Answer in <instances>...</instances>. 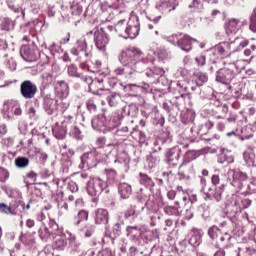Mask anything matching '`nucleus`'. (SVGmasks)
I'll return each mask as SVG.
<instances>
[{
    "instance_id": "35",
    "label": "nucleus",
    "mask_w": 256,
    "mask_h": 256,
    "mask_svg": "<svg viewBox=\"0 0 256 256\" xmlns=\"http://www.w3.org/2000/svg\"><path fill=\"white\" fill-rule=\"evenodd\" d=\"M106 101L109 107H119L121 103H123V99L121 98V94L117 92H112L106 97Z\"/></svg>"
},
{
    "instance_id": "2",
    "label": "nucleus",
    "mask_w": 256,
    "mask_h": 256,
    "mask_svg": "<svg viewBox=\"0 0 256 256\" xmlns=\"http://www.w3.org/2000/svg\"><path fill=\"white\" fill-rule=\"evenodd\" d=\"M168 57L169 54L165 50H160L158 52V61L160 65L157 66V64H155V62L157 61L155 60V58L153 63L148 64V68L145 69V75L146 77H148V79H150V81H152V83H155V81H157V83H162V85L164 86L169 85V80L165 78V71H168V69L161 66L165 64V61H167Z\"/></svg>"
},
{
    "instance_id": "33",
    "label": "nucleus",
    "mask_w": 256,
    "mask_h": 256,
    "mask_svg": "<svg viewBox=\"0 0 256 256\" xmlns=\"http://www.w3.org/2000/svg\"><path fill=\"white\" fill-rule=\"evenodd\" d=\"M26 29H34L35 33H41L47 29V26L45 25L44 19L37 18L32 22H29L26 26Z\"/></svg>"
},
{
    "instance_id": "59",
    "label": "nucleus",
    "mask_w": 256,
    "mask_h": 256,
    "mask_svg": "<svg viewBox=\"0 0 256 256\" xmlns=\"http://www.w3.org/2000/svg\"><path fill=\"white\" fill-rule=\"evenodd\" d=\"M195 112L194 111H187L183 117H182V121L183 123H185L186 125L189 123H193V121H195Z\"/></svg>"
},
{
    "instance_id": "56",
    "label": "nucleus",
    "mask_w": 256,
    "mask_h": 256,
    "mask_svg": "<svg viewBox=\"0 0 256 256\" xmlns=\"http://www.w3.org/2000/svg\"><path fill=\"white\" fill-rule=\"evenodd\" d=\"M180 171H184L187 176L191 179L193 175H195V169L193 168V164L186 163L184 166L181 164L179 166Z\"/></svg>"
},
{
    "instance_id": "29",
    "label": "nucleus",
    "mask_w": 256,
    "mask_h": 256,
    "mask_svg": "<svg viewBox=\"0 0 256 256\" xmlns=\"http://www.w3.org/2000/svg\"><path fill=\"white\" fill-rule=\"evenodd\" d=\"M125 225V222L123 221V218L121 216H118L117 222L114 223L112 232L111 233H105V237H108L112 241H115L117 237L121 236V228Z\"/></svg>"
},
{
    "instance_id": "44",
    "label": "nucleus",
    "mask_w": 256,
    "mask_h": 256,
    "mask_svg": "<svg viewBox=\"0 0 256 256\" xmlns=\"http://www.w3.org/2000/svg\"><path fill=\"white\" fill-rule=\"evenodd\" d=\"M89 219V212L87 210H79L77 215L73 218V224L78 227L81 225L83 221H87Z\"/></svg>"
},
{
    "instance_id": "13",
    "label": "nucleus",
    "mask_w": 256,
    "mask_h": 256,
    "mask_svg": "<svg viewBox=\"0 0 256 256\" xmlns=\"http://www.w3.org/2000/svg\"><path fill=\"white\" fill-rule=\"evenodd\" d=\"M226 184L222 183L218 187H210L201 189L204 195V201H215V203H220L223 199V191H225Z\"/></svg>"
},
{
    "instance_id": "17",
    "label": "nucleus",
    "mask_w": 256,
    "mask_h": 256,
    "mask_svg": "<svg viewBox=\"0 0 256 256\" xmlns=\"http://www.w3.org/2000/svg\"><path fill=\"white\" fill-rule=\"evenodd\" d=\"M20 94L23 99H34L37 95V84L31 80H25L20 84Z\"/></svg>"
},
{
    "instance_id": "36",
    "label": "nucleus",
    "mask_w": 256,
    "mask_h": 256,
    "mask_svg": "<svg viewBox=\"0 0 256 256\" xmlns=\"http://www.w3.org/2000/svg\"><path fill=\"white\" fill-rule=\"evenodd\" d=\"M249 45V41L243 37H237L230 43V47L233 49V53L235 51H241V49H245Z\"/></svg>"
},
{
    "instance_id": "15",
    "label": "nucleus",
    "mask_w": 256,
    "mask_h": 256,
    "mask_svg": "<svg viewBox=\"0 0 256 256\" xmlns=\"http://www.w3.org/2000/svg\"><path fill=\"white\" fill-rule=\"evenodd\" d=\"M23 113V110H21V105L17 101H7L4 103L3 106V115L5 119H8L9 121H13L16 117L21 116Z\"/></svg>"
},
{
    "instance_id": "52",
    "label": "nucleus",
    "mask_w": 256,
    "mask_h": 256,
    "mask_svg": "<svg viewBox=\"0 0 256 256\" xmlns=\"http://www.w3.org/2000/svg\"><path fill=\"white\" fill-rule=\"evenodd\" d=\"M15 166L18 169H25L29 167V158L23 156L17 157L15 159Z\"/></svg>"
},
{
    "instance_id": "21",
    "label": "nucleus",
    "mask_w": 256,
    "mask_h": 256,
    "mask_svg": "<svg viewBox=\"0 0 256 256\" xmlns=\"http://www.w3.org/2000/svg\"><path fill=\"white\" fill-rule=\"evenodd\" d=\"M179 6V0H162V2L156 5V10L160 11L162 15H169L171 11H175Z\"/></svg>"
},
{
    "instance_id": "20",
    "label": "nucleus",
    "mask_w": 256,
    "mask_h": 256,
    "mask_svg": "<svg viewBox=\"0 0 256 256\" xmlns=\"http://www.w3.org/2000/svg\"><path fill=\"white\" fill-rule=\"evenodd\" d=\"M207 81H209V77L207 76V74L202 73V72L196 73L194 76V79L190 83L192 85L190 87L191 91H195V93H197V95H200L201 87H203V85H205V83H207Z\"/></svg>"
},
{
    "instance_id": "25",
    "label": "nucleus",
    "mask_w": 256,
    "mask_h": 256,
    "mask_svg": "<svg viewBox=\"0 0 256 256\" xmlns=\"http://www.w3.org/2000/svg\"><path fill=\"white\" fill-rule=\"evenodd\" d=\"M193 41L194 43H199L197 39L191 38V36L184 34L183 36H180V39L178 40V47L185 53H189V51L193 49Z\"/></svg>"
},
{
    "instance_id": "30",
    "label": "nucleus",
    "mask_w": 256,
    "mask_h": 256,
    "mask_svg": "<svg viewBox=\"0 0 256 256\" xmlns=\"http://www.w3.org/2000/svg\"><path fill=\"white\" fill-rule=\"evenodd\" d=\"M55 93L59 99H67V97H69V84L64 80L57 81Z\"/></svg>"
},
{
    "instance_id": "60",
    "label": "nucleus",
    "mask_w": 256,
    "mask_h": 256,
    "mask_svg": "<svg viewBox=\"0 0 256 256\" xmlns=\"http://www.w3.org/2000/svg\"><path fill=\"white\" fill-rule=\"evenodd\" d=\"M137 245H139V244L135 243V245L128 246L127 253H128L129 256L143 255V252L141 251V249H139V247H137Z\"/></svg>"
},
{
    "instance_id": "50",
    "label": "nucleus",
    "mask_w": 256,
    "mask_h": 256,
    "mask_svg": "<svg viewBox=\"0 0 256 256\" xmlns=\"http://www.w3.org/2000/svg\"><path fill=\"white\" fill-rule=\"evenodd\" d=\"M140 184L144 185V187H155L153 178L144 173H140Z\"/></svg>"
},
{
    "instance_id": "53",
    "label": "nucleus",
    "mask_w": 256,
    "mask_h": 256,
    "mask_svg": "<svg viewBox=\"0 0 256 256\" xmlns=\"http://www.w3.org/2000/svg\"><path fill=\"white\" fill-rule=\"evenodd\" d=\"M215 123H213V121L211 120H207L206 122H204L203 124H201L200 128H199V132L201 135H205L207 133V131H211V129H213Z\"/></svg>"
},
{
    "instance_id": "43",
    "label": "nucleus",
    "mask_w": 256,
    "mask_h": 256,
    "mask_svg": "<svg viewBox=\"0 0 256 256\" xmlns=\"http://www.w3.org/2000/svg\"><path fill=\"white\" fill-rule=\"evenodd\" d=\"M241 29V21L232 18L226 25L227 33H237Z\"/></svg>"
},
{
    "instance_id": "28",
    "label": "nucleus",
    "mask_w": 256,
    "mask_h": 256,
    "mask_svg": "<svg viewBox=\"0 0 256 256\" xmlns=\"http://www.w3.org/2000/svg\"><path fill=\"white\" fill-rule=\"evenodd\" d=\"M221 151L222 152L218 155L217 163L224 165V167L231 165V163H235V156H233L231 151L225 149H222Z\"/></svg>"
},
{
    "instance_id": "12",
    "label": "nucleus",
    "mask_w": 256,
    "mask_h": 256,
    "mask_svg": "<svg viewBox=\"0 0 256 256\" xmlns=\"http://www.w3.org/2000/svg\"><path fill=\"white\" fill-rule=\"evenodd\" d=\"M59 231V224L55 222V220L50 219L48 222V226L45 224H42L38 229V235L41 239V241H44L45 243H49L55 236V234Z\"/></svg>"
},
{
    "instance_id": "14",
    "label": "nucleus",
    "mask_w": 256,
    "mask_h": 256,
    "mask_svg": "<svg viewBox=\"0 0 256 256\" xmlns=\"http://www.w3.org/2000/svg\"><path fill=\"white\" fill-rule=\"evenodd\" d=\"M100 159L101 158L99 157V152H97V150L86 152L80 157V164L78 165V168L93 169V167H97V162Z\"/></svg>"
},
{
    "instance_id": "49",
    "label": "nucleus",
    "mask_w": 256,
    "mask_h": 256,
    "mask_svg": "<svg viewBox=\"0 0 256 256\" xmlns=\"http://www.w3.org/2000/svg\"><path fill=\"white\" fill-rule=\"evenodd\" d=\"M137 211L135 210V206H130L126 211L123 213V217L126 221H135L137 219Z\"/></svg>"
},
{
    "instance_id": "42",
    "label": "nucleus",
    "mask_w": 256,
    "mask_h": 256,
    "mask_svg": "<svg viewBox=\"0 0 256 256\" xmlns=\"http://www.w3.org/2000/svg\"><path fill=\"white\" fill-rule=\"evenodd\" d=\"M25 0H7V5L14 13H21L23 11V4Z\"/></svg>"
},
{
    "instance_id": "58",
    "label": "nucleus",
    "mask_w": 256,
    "mask_h": 256,
    "mask_svg": "<svg viewBox=\"0 0 256 256\" xmlns=\"http://www.w3.org/2000/svg\"><path fill=\"white\" fill-rule=\"evenodd\" d=\"M157 165H159V158H157V156L149 155L146 160V167L155 169Z\"/></svg>"
},
{
    "instance_id": "39",
    "label": "nucleus",
    "mask_w": 256,
    "mask_h": 256,
    "mask_svg": "<svg viewBox=\"0 0 256 256\" xmlns=\"http://www.w3.org/2000/svg\"><path fill=\"white\" fill-rule=\"evenodd\" d=\"M68 131L70 137H73V139L81 140L83 139V133L81 132V129H79L75 125V118L72 117V125L68 126Z\"/></svg>"
},
{
    "instance_id": "61",
    "label": "nucleus",
    "mask_w": 256,
    "mask_h": 256,
    "mask_svg": "<svg viewBox=\"0 0 256 256\" xmlns=\"http://www.w3.org/2000/svg\"><path fill=\"white\" fill-rule=\"evenodd\" d=\"M195 159V152L194 151H187L184 155L182 167H185V165L191 164V161Z\"/></svg>"
},
{
    "instance_id": "45",
    "label": "nucleus",
    "mask_w": 256,
    "mask_h": 256,
    "mask_svg": "<svg viewBox=\"0 0 256 256\" xmlns=\"http://www.w3.org/2000/svg\"><path fill=\"white\" fill-rule=\"evenodd\" d=\"M1 189L10 199H19V197H21V192L15 188L4 185L1 186Z\"/></svg>"
},
{
    "instance_id": "57",
    "label": "nucleus",
    "mask_w": 256,
    "mask_h": 256,
    "mask_svg": "<svg viewBox=\"0 0 256 256\" xmlns=\"http://www.w3.org/2000/svg\"><path fill=\"white\" fill-rule=\"evenodd\" d=\"M219 235H221V229H219V227H217V225H213L208 229V236L213 241H215V239H217L219 237Z\"/></svg>"
},
{
    "instance_id": "46",
    "label": "nucleus",
    "mask_w": 256,
    "mask_h": 256,
    "mask_svg": "<svg viewBox=\"0 0 256 256\" xmlns=\"http://www.w3.org/2000/svg\"><path fill=\"white\" fill-rule=\"evenodd\" d=\"M106 177H107V185L109 189V185H115V183H119V178L117 177V172L113 169H106Z\"/></svg>"
},
{
    "instance_id": "37",
    "label": "nucleus",
    "mask_w": 256,
    "mask_h": 256,
    "mask_svg": "<svg viewBox=\"0 0 256 256\" xmlns=\"http://www.w3.org/2000/svg\"><path fill=\"white\" fill-rule=\"evenodd\" d=\"M208 115H211V117H214V119H225V117L221 114H219V111H223V113H227L229 111V108L225 105H217L216 107L208 110Z\"/></svg>"
},
{
    "instance_id": "19",
    "label": "nucleus",
    "mask_w": 256,
    "mask_h": 256,
    "mask_svg": "<svg viewBox=\"0 0 256 256\" xmlns=\"http://www.w3.org/2000/svg\"><path fill=\"white\" fill-rule=\"evenodd\" d=\"M95 79H103V83L108 82V85H110L112 87V89H115V87H123V83L119 82V80H117L116 77H111V78H107V77H98ZM103 83L100 85L99 83H97L96 85H94V89L90 90L92 91V93L94 95H99V91H104L105 90V85H103Z\"/></svg>"
},
{
    "instance_id": "62",
    "label": "nucleus",
    "mask_w": 256,
    "mask_h": 256,
    "mask_svg": "<svg viewBox=\"0 0 256 256\" xmlns=\"http://www.w3.org/2000/svg\"><path fill=\"white\" fill-rule=\"evenodd\" d=\"M179 209H181L180 206H166L164 208L165 213H167V215H175L176 217L179 215L180 211Z\"/></svg>"
},
{
    "instance_id": "63",
    "label": "nucleus",
    "mask_w": 256,
    "mask_h": 256,
    "mask_svg": "<svg viewBox=\"0 0 256 256\" xmlns=\"http://www.w3.org/2000/svg\"><path fill=\"white\" fill-rule=\"evenodd\" d=\"M188 7L192 12L201 11V9H203V3L201 0H192Z\"/></svg>"
},
{
    "instance_id": "31",
    "label": "nucleus",
    "mask_w": 256,
    "mask_h": 256,
    "mask_svg": "<svg viewBox=\"0 0 256 256\" xmlns=\"http://www.w3.org/2000/svg\"><path fill=\"white\" fill-rule=\"evenodd\" d=\"M43 109L47 115H54V113L57 111V100L45 96L43 98Z\"/></svg>"
},
{
    "instance_id": "64",
    "label": "nucleus",
    "mask_w": 256,
    "mask_h": 256,
    "mask_svg": "<svg viewBox=\"0 0 256 256\" xmlns=\"http://www.w3.org/2000/svg\"><path fill=\"white\" fill-rule=\"evenodd\" d=\"M249 29L252 33H256V8L253 10L250 16Z\"/></svg>"
},
{
    "instance_id": "5",
    "label": "nucleus",
    "mask_w": 256,
    "mask_h": 256,
    "mask_svg": "<svg viewBox=\"0 0 256 256\" xmlns=\"http://www.w3.org/2000/svg\"><path fill=\"white\" fill-rule=\"evenodd\" d=\"M224 179H226L225 185H232L238 191L249 189V176L241 170H228L224 175Z\"/></svg>"
},
{
    "instance_id": "32",
    "label": "nucleus",
    "mask_w": 256,
    "mask_h": 256,
    "mask_svg": "<svg viewBox=\"0 0 256 256\" xmlns=\"http://www.w3.org/2000/svg\"><path fill=\"white\" fill-rule=\"evenodd\" d=\"M95 223L97 225H107L109 223V212L103 208H99L95 214Z\"/></svg>"
},
{
    "instance_id": "38",
    "label": "nucleus",
    "mask_w": 256,
    "mask_h": 256,
    "mask_svg": "<svg viewBox=\"0 0 256 256\" xmlns=\"http://www.w3.org/2000/svg\"><path fill=\"white\" fill-rule=\"evenodd\" d=\"M118 192L120 194L121 199H129V197H131V193H133V189L129 184L121 183L118 186Z\"/></svg>"
},
{
    "instance_id": "55",
    "label": "nucleus",
    "mask_w": 256,
    "mask_h": 256,
    "mask_svg": "<svg viewBox=\"0 0 256 256\" xmlns=\"http://www.w3.org/2000/svg\"><path fill=\"white\" fill-rule=\"evenodd\" d=\"M206 54V59H208L209 63H217V61L219 60V54L214 50V48L208 50L207 52H205Z\"/></svg>"
},
{
    "instance_id": "7",
    "label": "nucleus",
    "mask_w": 256,
    "mask_h": 256,
    "mask_svg": "<svg viewBox=\"0 0 256 256\" xmlns=\"http://www.w3.org/2000/svg\"><path fill=\"white\" fill-rule=\"evenodd\" d=\"M68 77H72V79H79L88 85L89 90L95 89V85L99 83L100 85L105 81L104 79L98 78L94 79L91 76H85L79 72V68L75 64H70L66 66Z\"/></svg>"
},
{
    "instance_id": "51",
    "label": "nucleus",
    "mask_w": 256,
    "mask_h": 256,
    "mask_svg": "<svg viewBox=\"0 0 256 256\" xmlns=\"http://www.w3.org/2000/svg\"><path fill=\"white\" fill-rule=\"evenodd\" d=\"M98 103L99 101L97 100V98H89L86 101L87 111H89V113H97Z\"/></svg>"
},
{
    "instance_id": "54",
    "label": "nucleus",
    "mask_w": 256,
    "mask_h": 256,
    "mask_svg": "<svg viewBox=\"0 0 256 256\" xmlns=\"http://www.w3.org/2000/svg\"><path fill=\"white\" fill-rule=\"evenodd\" d=\"M91 179H93V177L89 176L87 172L77 173V180L81 183V185H86V187H88Z\"/></svg>"
},
{
    "instance_id": "11",
    "label": "nucleus",
    "mask_w": 256,
    "mask_h": 256,
    "mask_svg": "<svg viewBox=\"0 0 256 256\" xmlns=\"http://www.w3.org/2000/svg\"><path fill=\"white\" fill-rule=\"evenodd\" d=\"M70 53L78 57L81 63H85V61L91 59V51H89V47H87V40L85 38L77 40L76 46L71 48Z\"/></svg>"
},
{
    "instance_id": "4",
    "label": "nucleus",
    "mask_w": 256,
    "mask_h": 256,
    "mask_svg": "<svg viewBox=\"0 0 256 256\" xmlns=\"http://www.w3.org/2000/svg\"><path fill=\"white\" fill-rule=\"evenodd\" d=\"M140 25L139 17L132 16L126 25L125 20H120L116 25V31L124 39H135L139 35V31H141Z\"/></svg>"
},
{
    "instance_id": "16",
    "label": "nucleus",
    "mask_w": 256,
    "mask_h": 256,
    "mask_svg": "<svg viewBox=\"0 0 256 256\" xmlns=\"http://www.w3.org/2000/svg\"><path fill=\"white\" fill-rule=\"evenodd\" d=\"M173 142V136H171V132L163 131L160 135L153 140L152 143V152L159 153L163 149V146L170 145Z\"/></svg>"
},
{
    "instance_id": "47",
    "label": "nucleus",
    "mask_w": 256,
    "mask_h": 256,
    "mask_svg": "<svg viewBox=\"0 0 256 256\" xmlns=\"http://www.w3.org/2000/svg\"><path fill=\"white\" fill-rule=\"evenodd\" d=\"M75 155V151L72 149H69L66 154L63 155L61 159L62 167H65V169H69L71 165H73V162L71 161V157Z\"/></svg>"
},
{
    "instance_id": "3",
    "label": "nucleus",
    "mask_w": 256,
    "mask_h": 256,
    "mask_svg": "<svg viewBox=\"0 0 256 256\" xmlns=\"http://www.w3.org/2000/svg\"><path fill=\"white\" fill-rule=\"evenodd\" d=\"M192 84L186 83L184 80H178L172 82L170 89L174 93V97L170 100L171 105L181 111V107L185 106V99L189 97V89H191Z\"/></svg>"
},
{
    "instance_id": "10",
    "label": "nucleus",
    "mask_w": 256,
    "mask_h": 256,
    "mask_svg": "<svg viewBox=\"0 0 256 256\" xmlns=\"http://www.w3.org/2000/svg\"><path fill=\"white\" fill-rule=\"evenodd\" d=\"M73 125V116H62L52 127V133L56 139H65L69 126Z\"/></svg>"
},
{
    "instance_id": "48",
    "label": "nucleus",
    "mask_w": 256,
    "mask_h": 256,
    "mask_svg": "<svg viewBox=\"0 0 256 256\" xmlns=\"http://www.w3.org/2000/svg\"><path fill=\"white\" fill-rule=\"evenodd\" d=\"M45 49H48L52 57H59L63 53V48L55 42H52L48 47L45 46Z\"/></svg>"
},
{
    "instance_id": "40",
    "label": "nucleus",
    "mask_w": 256,
    "mask_h": 256,
    "mask_svg": "<svg viewBox=\"0 0 256 256\" xmlns=\"http://www.w3.org/2000/svg\"><path fill=\"white\" fill-rule=\"evenodd\" d=\"M105 115H98L94 117L91 121L92 128L96 131H101L102 127H107V122H105Z\"/></svg>"
},
{
    "instance_id": "34",
    "label": "nucleus",
    "mask_w": 256,
    "mask_h": 256,
    "mask_svg": "<svg viewBox=\"0 0 256 256\" xmlns=\"http://www.w3.org/2000/svg\"><path fill=\"white\" fill-rule=\"evenodd\" d=\"M241 213V207L237 205V202L233 206L229 207L226 211V217L232 222L237 223V216Z\"/></svg>"
},
{
    "instance_id": "9",
    "label": "nucleus",
    "mask_w": 256,
    "mask_h": 256,
    "mask_svg": "<svg viewBox=\"0 0 256 256\" xmlns=\"http://www.w3.org/2000/svg\"><path fill=\"white\" fill-rule=\"evenodd\" d=\"M86 191L90 197H99L101 193H109V184H107L103 179L99 177H93V179L88 181V186H86Z\"/></svg>"
},
{
    "instance_id": "23",
    "label": "nucleus",
    "mask_w": 256,
    "mask_h": 256,
    "mask_svg": "<svg viewBox=\"0 0 256 256\" xmlns=\"http://www.w3.org/2000/svg\"><path fill=\"white\" fill-rule=\"evenodd\" d=\"M52 239L54 241L53 247L57 251H64L67 247V236L63 233L62 229L58 228V231H56Z\"/></svg>"
},
{
    "instance_id": "24",
    "label": "nucleus",
    "mask_w": 256,
    "mask_h": 256,
    "mask_svg": "<svg viewBox=\"0 0 256 256\" xmlns=\"http://www.w3.org/2000/svg\"><path fill=\"white\" fill-rule=\"evenodd\" d=\"M94 42L99 51H105L109 38L103 29L94 32Z\"/></svg>"
},
{
    "instance_id": "8",
    "label": "nucleus",
    "mask_w": 256,
    "mask_h": 256,
    "mask_svg": "<svg viewBox=\"0 0 256 256\" xmlns=\"http://www.w3.org/2000/svg\"><path fill=\"white\" fill-rule=\"evenodd\" d=\"M135 109V106H124L121 110H117L112 113L108 122H106V129L108 131H113L121 125L125 115L131 117V111Z\"/></svg>"
},
{
    "instance_id": "27",
    "label": "nucleus",
    "mask_w": 256,
    "mask_h": 256,
    "mask_svg": "<svg viewBox=\"0 0 256 256\" xmlns=\"http://www.w3.org/2000/svg\"><path fill=\"white\" fill-rule=\"evenodd\" d=\"M188 243L192 247H199L203 241V232L201 230L193 228L188 234Z\"/></svg>"
},
{
    "instance_id": "1",
    "label": "nucleus",
    "mask_w": 256,
    "mask_h": 256,
    "mask_svg": "<svg viewBox=\"0 0 256 256\" xmlns=\"http://www.w3.org/2000/svg\"><path fill=\"white\" fill-rule=\"evenodd\" d=\"M118 60L122 66L116 67L114 69V74L117 77L133 79L134 77H137V73H143L145 69H148L149 63L155 61V56L148 54L144 58L141 49L130 47L120 52Z\"/></svg>"
},
{
    "instance_id": "26",
    "label": "nucleus",
    "mask_w": 256,
    "mask_h": 256,
    "mask_svg": "<svg viewBox=\"0 0 256 256\" xmlns=\"http://www.w3.org/2000/svg\"><path fill=\"white\" fill-rule=\"evenodd\" d=\"M143 231L141 227L134 225V226H127L126 227V235L129 237L131 241H133L136 245H139L141 241V234Z\"/></svg>"
},
{
    "instance_id": "41",
    "label": "nucleus",
    "mask_w": 256,
    "mask_h": 256,
    "mask_svg": "<svg viewBox=\"0 0 256 256\" xmlns=\"http://www.w3.org/2000/svg\"><path fill=\"white\" fill-rule=\"evenodd\" d=\"M0 31H13L15 29V21L10 18L4 17L0 19Z\"/></svg>"
},
{
    "instance_id": "22",
    "label": "nucleus",
    "mask_w": 256,
    "mask_h": 256,
    "mask_svg": "<svg viewBox=\"0 0 256 256\" xmlns=\"http://www.w3.org/2000/svg\"><path fill=\"white\" fill-rule=\"evenodd\" d=\"M166 163L170 167H177L179 163V158L181 157V148L180 147H172L166 152Z\"/></svg>"
},
{
    "instance_id": "18",
    "label": "nucleus",
    "mask_w": 256,
    "mask_h": 256,
    "mask_svg": "<svg viewBox=\"0 0 256 256\" xmlns=\"http://www.w3.org/2000/svg\"><path fill=\"white\" fill-rule=\"evenodd\" d=\"M235 79V71L229 68H221L216 72V81L222 85H231Z\"/></svg>"
},
{
    "instance_id": "6",
    "label": "nucleus",
    "mask_w": 256,
    "mask_h": 256,
    "mask_svg": "<svg viewBox=\"0 0 256 256\" xmlns=\"http://www.w3.org/2000/svg\"><path fill=\"white\" fill-rule=\"evenodd\" d=\"M20 55L22 59L28 61V63H33V61H37V59H41L44 63L49 62V56L45 53H41L35 44L23 45L20 48Z\"/></svg>"
}]
</instances>
